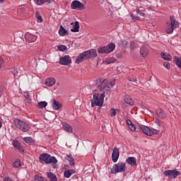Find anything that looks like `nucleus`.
<instances>
[{
  "instance_id": "f257e3e1",
  "label": "nucleus",
  "mask_w": 181,
  "mask_h": 181,
  "mask_svg": "<svg viewBox=\"0 0 181 181\" xmlns=\"http://www.w3.org/2000/svg\"><path fill=\"white\" fill-rule=\"evenodd\" d=\"M95 81V86L100 91L99 93H104V95H105L106 91H110V82L107 79L102 78L97 79Z\"/></svg>"
},
{
  "instance_id": "f03ea898",
  "label": "nucleus",
  "mask_w": 181,
  "mask_h": 181,
  "mask_svg": "<svg viewBox=\"0 0 181 181\" xmlns=\"http://www.w3.org/2000/svg\"><path fill=\"white\" fill-rule=\"evenodd\" d=\"M104 98H105V95L104 93L99 92L98 93L93 94V98L90 100L92 107H103L104 104Z\"/></svg>"
},
{
  "instance_id": "7ed1b4c3",
  "label": "nucleus",
  "mask_w": 181,
  "mask_h": 181,
  "mask_svg": "<svg viewBox=\"0 0 181 181\" xmlns=\"http://www.w3.org/2000/svg\"><path fill=\"white\" fill-rule=\"evenodd\" d=\"M39 159H40V162H45V163H47V164L53 163L52 168H54V169H56V166H57L56 165V163H57V159H56L54 156L51 157L50 154L49 153L40 154Z\"/></svg>"
},
{
  "instance_id": "20e7f679",
  "label": "nucleus",
  "mask_w": 181,
  "mask_h": 181,
  "mask_svg": "<svg viewBox=\"0 0 181 181\" xmlns=\"http://www.w3.org/2000/svg\"><path fill=\"white\" fill-rule=\"evenodd\" d=\"M13 124L16 128H18L22 132H28V131L30 129V124L26 122L21 120V119H14Z\"/></svg>"
},
{
  "instance_id": "39448f33",
  "label": "nucleus",
  "mask_w": 181,
  "mask_h": 181,
  "mask_svg": "<svg viewBox=\"0 0 181 181\" xmlns=\"http://www.w3.org/2000/svg\"><path fill=\"white\" fill-rule=\"evenodd\" d=\"M127 170V164L124 162H119L114 164L110 170L111 173H122Z\"/></svg>"
},
{
  "instance_id": "423d86ee",
  "label": "nucleus",
  "mask_w": 181,
  "mask_h": 181,
  "mask_svg": "<svg viewBox=\"0 0 181 181\" xmlns=\"http://www.w3.org/2000/svg\"><path fill=\"white\" fill-rule=\"evenodd\" d=\"M170 24L168 25L166 28V33L168 35H172L175 29H177L179 28V22L175 20V17L170 16Z\"/></svg>"
},
{
  "instance_id": "0eeeda50",
  "label": "nucleus",
  "mask_w": 181,
  "mask_h": 181,
  "mask_svg": "<svg viewBox=\"0 0 181 181\" xmlns=\"http://www.w3.org/2000/svg\"><path fill=\"white\" fill-rule=\"evenodd\" d=\"M139 129L142 131L145 135H148V136H152V135H156L158 134V131L153 128H149L143 124H138Z\"/></svg>"
},
{
  "instance_id": "6e6552de",
  "label": "nucleus",
  "mask_w": 181,
  "mask_h": 181,
  "mask_svg": "<svg viewBox=\"0 0 181 181\" xmlns=\"http://www.w3.org/2000/svg\"><path fill=\"white\" fill-rule=\"evenodd\" d=\"M115 49V44L111 42L108 44L106 46L100 47L98 49V53H111L112 52H114V49Z\"/></svg>"
},
{
  "instance_id": "1a4fd4ad",
  "label": "nucleus",
  "mask_w": 181,
  "mask_h": 181,
  "mask_svg": "<svg viewBox=\"0 0 181 181\" xmlns=\"http://www.w3.org/2000/svg\"><path fill=\"white\" fill-rule=\"evenodd\" d=\"M59 64L62 66H69L71 64V57L69 55H65L59 58Z\"/></svg>"
},
{
  "instance_id": "9d476101",
  "label": "nucleus",
  "mask_w": 181,
  "mask_h": 181,
  "mask_svg": "<svg viewBox=\"0 0 181 181\" xmlns=\"http://www.w3.org/2000/svg\"><path fill=\"white\" fill-rule=\"evenodd\" d=\"M71 9H76L77 11H81L84 9V5L80 1L74 0L71 4Z\"/></svg>"
},
{
  "instance_id": "9b49d317",
  "label": "nucleus",
  "mask_w": 181,
  "mask_h": 181,
  "mask_svg": "<svg viewBox=\"0 0 181 181\" xmlns=\"http://www.w3.org/2000/svg\"><path fill=\"white\" fill-rule=\"evenodd\" d=\"M165 176L168 177H174L176 178L177 176H180V173L177 170H168L164 173Z\"/></svg>"
},
{
  "instance_id": "f8f14e48",
  "label": "nucleus",
  "mask_w": 181,
  "mask_h": 181,
  "mask_svg": "<svg viewBox=\"0 0 181 181\" xmlns=\"http://www.w3.org/2000/svg\"><path fill=\"white\" fill-rule=\"evenodd\" d=\"M25 42H28V43H33L37 40V36L32 33H26L25 34Z\"/></svg>"
},
{
  "instance_id": "ddd939ff",
  "label": "nucleus",
  "mask_w": 181,
  "mask_h": 181,
  "mask_svg": "<svg viewBox=\"0 0 181 181\" xmlns=\"http://www.w3.org/2000/svg\"><path fill=\"white\" fill-rule=\"evenodd\" d=\"M145 16V13H144V11L137 9L136 11H134L132 13V18L133 19V21H139L141 19V17L139 16Z\"/></svg>"
},
{
  "instance_id": "4468645a",
  "label": "nucleus",
  "mask_w": 181,
  "mask_h": 181,
  "mask_svg": "<svg viewBox=\"0 0 181 181\" xmlns=\"http://www.w3.org/2000/svg\"><path fill=\"white\" fill-rule=\"evenodd\" d=\"M119 158V150L117 148H115L112 153V162H114V163H116V162L118 161Z\"/></svg>"
},
{
  "instance_id": "2eb2a0df",
  "label": "nucleus",
  "mask_w": 181,
  "mask_h": 181,
  "mask_svg": "<svg viewBox=\"0 0 181 181\" xmlns=\"http://www.w3.org/2000/svg\"><path fill=\"white\" fill-rule=\"evenodd\" d=\"M12 145L16 149H18L21 153H25V151L22 149V145L18 140L14 139L12 142Z\"/></svg>"
},
{
  "instance_id": "dca6fc26",
  "label": "nucleus",
  "mask_w": 181,
  "mask_h": 181,
  "mask_svg": "<svg viewBox=\"0 0 181 181\" xmlns=\"http://www.w3.org/2000/svg\"><path fill=\"white\" fill-rule=\"evenodd\" d=\"M87 58V55L86 54V52L81 53L76 58V63H77V64H80V63H81L82 62H84V60H86Z\"/></svg>"
},
{
  "instance_id": "f3484780",
  "label": "nucleus",
  "mask_w": 181,
  "mask_h": 181,
  "mask_svg": "<svg viewBox=\"0 0 181 181\" xmlns=\"http://www.w3.org/2000/svg\"><path fill=\"white\" fill-rule=\"evenodd\" d=\"M87 58V55L86 54V52L81 53L76 58V63H77V64H80V63H81L82 62H84V60H86Z\"/></svg>"
},
{
  "instance_id": "a211bd4d",
  "label": "nucleus",
  "mask_w": 181,
  "mask_h": 181,
  "mask_svg": "<svg viewBox=\"0 0 181 181\" xmlns=\"http://www.w3.org/2000/svg\"><path fill=\"white\" fill-rule=\"evenodd\" d=\"M85 54H86L87 59L97 57V51L95 49H90L88 51H86Z\"/></svg>"
},
{
  "instance_id": "6ab92c4d",
  "label": "nucleus",
  "mask_w": 181,
  "mask_h": 181,
  "mask_svg": "<svg viewBox=\"0 0 181 181\" xmlns=\"http://www.w3.org/2000/svg\"><path fill=\"white\" fill-rule=\"evenodd\" d=\"M140 54L141 56H142V57H146V56H148V54H149V50L148 49V47L143 45L141 48H140Z\"/></svg>"
},
{
  "instance_id": "aec40b11",
  "label": "nucleus",
  "mask_w": 181,
  "mask_h": 181,
  "mask_svg": "<svg viewBox=\"0 0 181 181\" xmlns=\"http://www.w3.org/2000/svg\"><path fill=\"white\" fill-rule=\"evenodd\" d=\"M45 84L48 87H52V86H54V84H56V78H54L53 77L47 78V80L45 81Z\"/></svg>"
},
{
  "instance_id": "412c9836",
  "label": "nucleus",
  "mask_w": 181,
  "mask_h": 181,
  "mask_svg": "<svg viewBox=\"0 0 181 181\" xmlns=\"http://www.w3.org/2000/svg\"><path fill=\"white\" fill-rule=\"evenodd\" d=\"M63 129L68 132V134H71L73 132V127L66 122L62 123Z\"/></svg>"
},
{
  "instance_id": "4be33fe9",
  "label": "nucleus",
  "mask_w": 181,
  "mask_h": 181,
  "mask_svg": "<svg viewBox=\"0 0 181 181\" xmlns=\"http://www.w3.org/2000/svg\"><path fill=\"white\" fill-rule=\"evenodd\" d=\"M71 25H73L72 28L71 29V32H78V30L80 29V24L78 23V21L71 23Z\"/></svg>"
},
{
  "instance_id": "5701e85b",
  "label": "nucleus",
  "mask_w": 181,
  "mask_h": 181,
  "mask_svg": "<svg viewBox=\"0 0 181 181\" xmlns=\"http://www.w3.org/2000/svg\"><path fill=\"white\" fill-rule=\"evenodd\" d=\"M156 114L158 118H160V119H165V118H166V113L162 109H158Z\"/></svg>"
},
{
  "instance_id": "b1692460",
  "label": "nucleus",
  "mask_w": 181,
  "mask_h": 181,
  "mask_svg": "<svg viewBox=\"0 0 181 181\" xmlns=\"http://www.w3.org/2000/svg\"><path fill=\"white\" fill-rule=\"evenodd\" d=\"M52 107H53L54 110L59 111V110H60V108H62V103H60L59 101H57L56 100H54L53 103H52Z\"/></svg>"
},
{
  "instance_id": "393cba45",
  "label": "nucleus",
  "mask_w": 181,
  "mask_h": 181,
  "mask_svg": "<svg viewBox=\"0 0 181 181\" xmlns=\"http://www.w3.org/2000/svg\"><path fill=\"white\" fill-rule=\"evenodd\" d=\"M127 162L131 166H135L136 165V159L134 157H129L127 159Z\"/></svg>"
},
{
  "instance_id": "a878e982",
  "label": "nucleus",
  "mask_w": 181,
  "mask_h": 181,
  "mask_svg": "<svg viewBox=\"0 0 181 181\" xmlns=\"http://www.w3.org/2000/svg\"><path fill=\"white\" fill-rule=\"evenodd\" d=\"M24 97L28 104H32V93H29V92H25Z\"/></svg>"
},
{
  "instance_id": "bb28decb",
  "label": "nucleus",
  "mask_w": 181,
  "mask_h": 181,
  "mask_svg": "<svg viewBox=\"0 0 181 181\" xmlns=\"http://www.w3.org/2000/svg\"><path fill=\"white\" fill-rule=\"evenodd\" d=\"M161 57L162 59H163L164 60H167L168 62L172 60V56L168 54V52H162Z\"/></svg>"
},
{
  "instance_id": "cd10ccee",
  "label": "nucleus",
  "mask_w": 181,
  "mask_h": 181,
  "mask_svg": "<svg viewBox=\"0 0 181 181\" xmlns=\"http://www.w3.org/2000/svg\"><path fill=\"white\" fill-rule=\"evenodd\" d=\"M74 173H75L74 170H66L64 173V177H66L67 179H69V177H70L71 175H74Z\"/></svg>"
},
{
  "instance_id": "c85d7f7f",
  "label": "nucleus",
  "mask_w": 181,
  "mask_h": 181,
  "mask_svg": "<svg viewBox=\"0 0 181 181\" xmlns=\"http://www.w3.org/2000/svg\"><path fill=\"white\" fill-rule=\"evenodd\" d=\"M174 63H175L176 66L181 69V57H173Z\"/></svg>"
},
{
  "instance_id": "c756f323",
  "label": "nucleus",
  "mask_w": 181,
  "mask_h": 181,
  "mask_svg": "<svg viewBox=\"0 0 181 181\" xmlns=\"http://www.w3.org/2000/svg\"><path fill=\"white\" fill-rule=\"evenodd\" d=\"M47 177L50 181H57V177L53 173H47Z\"/></svg>"
},
{
  "instance_id": "7c9ffc66",
  "label": "nucleus",
  "mask_w": 181,
  "mask_h": 181,
  "mask_svg": "<svg viewBox=\"0 0 181 181\" xmlns=\"http://www.w3.org/2000/svg\"><path fill=\"white\" fill-rule=\"evenodd\" d=\"M66 158L68 160V162L69 163V165H71V166H74V165H75L74 158H73V156L68 155V156H66Z\"/></svg>"
},
{
  "instance_id": "2f4dec72",
  "label": "nucleus",
  "mask_w": 181,
  "mask_h": 181,
  "mask_svg": "<svg viewBox=\"0 0 181 181\" xmlns=\"http://www.w3.org/2000/svg\"><path fill=\"white\" fill-rule=\"evenodd\" d=\"M59 34L60 36H66L67 35V30L64 29L63 25H61L59 30Z\"/></svg>"
},
{
  "instance_id": "473e14b6",
  "label": "nucleus",
  "mask_w": 181,
  "mask_h": 181,
  "mask_svg": "<svg viewBox=\"0 0 181 181\" xmlns=\"http://www.w3.org/2000/svg\"><path fill=\"white\" fill-rule=\"evenodd\" d=\"M124 103H126V104H129V105H134V104L135 103L134 102V100H132V98H131L129 97H125L124 98Z\"/></svg>"
},
{
  "instance_id": "72a5a7b5",
  "label": "nucleus",
  "mask_w": 181,
  "mask_h": 181,
  "mask_svg": "<svg viewBox=\"0 0 181 181\" xmlns=\"http://www.w3.org/2000/svg\"><path fill=\"white\" fill-rule=\"evenodd\" d=\"M23 141L25 142V144H29V145H30V144H34L35 142V140H33V139L30 136L23 137Z\"/></svg>"
},
{
  "instance_id": "f704fd0d",
  "label": "nucleus",
  "mask_w": 181,
  "mask_h": 181,
  "mask_svg": "<svg viewBox=\"0 0 181 181\" xmlns=\"http://www.w3.org/2000/svg\"><path fill=\"white\" fill-rule=\"evenodd\" d=\"M39 108H45V107H47V102L42 101L37 103Z\"/></svg>"
},
{
  "instance_id": "c9c22d12",
  "label": "nucleus",
  "mask_w": 181,
  "mask_h": 181,
  "mask_svg": "<svg viewBox=\"0 0 181 181\" xmlns=\"http://www.w3.org/2000/svg\"><path fill=\"white\" fill-rule=\"evenodd\" d=\"M34 181H46V180L43 177L36 175L34 177Z\"/></svg>"
},
{
  "instance_id": "e433bc0d",
  "label": "nucleus",
  "mask_w": 181,
  "mask_h": 181,
  "mask_svg": "<svg viewBox=\"0 0 181 181\" xmlns=\"http://www.w3.org/2000/svg\"><path fill=\"white\" fill-rule=\"evenodd\" d=\"M34 2L39 5L40 6L43 5L44 4H46V0H34Z\"/></svg>"
},
{
  "instance_id": "4c0bfd02",
  "label": "nucleus",
  "mask_w": 181,
  "mask_h": 181,
  "mask_svg": "<svg viewBox=\"0 0 181 181\" xmlns=\"http://www.w3.org/2000/svg\"><path fill=\"white\" fill-rule=\"evenodd\" d=\"M110 117H115L117 115V110L112 108L110 110Z\"/></svg>"
},
{
  "instance_id": "58836bf2",
  "label": "nucleus",
  "mask_w": 181,
  "mask_h": 181,
  "mask_svg": "<svg viewBox=\"0 0 181 181\" xmlns=\"http://www.w3.org/2000/svg\"><path fill=\"white\" fill-rule=\"evenodd\" d=\"M106 62L110 64L111 63H115V62H117V59L115 58L110 57L107 59Z\"/></svg>"
},
{
  "instance_id": "ea45409f",
  "label": "nucleus",
  "mask_w": 181,
  "mask_h": 181,
  "mask_svg": "<svg viewBox=\"0 0 181 181\" xmlns=\"http://www.w3.org/2000/svg\"><path fill=\"white\" fill-rule=\"evenodd\" d=\"M21 161L19 160H16L13 163V168H19V166H21Z\"/></svg>"
},
{
  "instance_id": "a19ab883",
  "label": "nucleus",
  "mask_w": 181,
  "mask_h": 181,
  "mask_svg": "<svg viewBox=\"0 0 181 181\" xmlns=\"http://www.w3.org/2000/svg\"><path fill=\"white\" fill-rule=\"evenodd\" d=\"M67 49L66 45H59L58 46V50L60 52H65V50Z\"/></svg>"
},
{
  "instance_id": "79ce46f5",
  "label": "nucleus",
  "mask_w": 181,
  "mask_h": 181,
  "mask_svg": "<svg viewBox=\"0 0 181 181\" xmlns=\"http://www.w3.org/2000/svg\"><path fill=\"white\" fill-rule=\"evenodd\" d=\"M129 81L133 83L134 86H136L138 82H136V78H128Z\"/></svg>"
},
{
  "instance_id": "37998d69",
  "label": "nucleus",
  "mask_w": 181,
  "mask_h": 181,
  "mask_svg": "<svg viewBox=\"0 0 181 181\" xmlns=\"http://www.w3.org/2000/svg\"><path fill=\"white\" fill-rule=\"evenodd\" d=\"M163 66L165 67V69H168V70L170 69V64H169L168 62H164Z\"/></svg>"
},
{
  "instance_id": "c03bdc74",
  "label": "nucleus",
  "mask_w": 181,
  "mask_h": 181,
  "mask_svg": "<svg viewBox=\"0 0 181 181\" xmlns=\"http://www.w3.org/2000/svg\"><path fill=\"white\" fill-rule=\"evenodd\" d=\"M36 17L38 22H42L43 20L42 19V16L39 15L37 12L36 13Z\"/></svg>"
},
{
  "instance_id": "a18cd8bd",
  "label": "nucleus",
  "mask_w": 181,
  "mask_h": 181,
  "mask_svg": "<svg viewBox=\"0 0 181 181\" xmlns=\"http://www.w3.org/2000/svg\"><path fill=\"white\" fill-rule=\"evenodd\" d=\"M129 129H131L133 132L136 130V127L134 124H132L130 126H129Z\"/></svg>"
},
{
  "instance_id": "49530a36",
  "label": "nucleus",
  "mask_w": 181,
  "mask_h": 181,
  "mask_svg": "<svg viewBox=\"0 0 181 181\" xmlns=\"http://www.w3.org/2000/svg\"><path fill=\"white\" fill-rule=\"evenodd\" d=\"M4 58L0 57V69H2V64H4Z\"/></svg>"
},
{
  "instance_id": "de8ad7c7",
  "label": "nucleus",
  "mask_w": 181,
  "mask_h": 181,
  "mask_svg": "<svg viewBox=\"0 0 181 181\" xmlns=\"http://www.w3.org/2000/svg\"><path fill=\"white\" fill-rule=\"evenodd\" d=\"M154 122L155 124H156V125H158V127H160V122L159 121L158 119H156Z\"/></svg>"
},
{
  "instance_id": "09e8293b",
  "label": "nucleus",
  "mask_w": 181,
  "mask_h": 181,
  "mask_svg": "<svg viewBox=\"0 0 181 181\" xmlns=\"http://www.w3.org/2000/svg\"><path fill=\"white\" fill-rule=\"evenodd\" d=\"M126 124L128 125V127H129L130 125H132V122L130 119H127L126 121Z\"/></svg>"
},
{
  "instance_id": "8fccbe9b",
  "label": "nucleus",
  "mask_w": 181,
  "mask_h": 181,
  "mask_svg": "<svg viewBox=\"0 0 181 181\" xmlns=\"http://www.w3.org/2000/svg\"><path fill=\"white\" fill-rule=\"evenodd\" d=\"M111 86H115V81H112L110 82V88H111Z\"/></svg>"
},
{
  "instance_id": "3c124183",
  "label": "nucleus",
  "mask_w": 181,
  "mask_h": 181,
  "mask_svg": "<svg viewBox=\"0 0 181 181\" xmlns=\"http://www.w3.org/2000/svg\"><path fill=\"white\" fill-rule=\"evenodd\" d=\"M12 74H13V76H18V71L14 69L13 71H12Z\"/></svg>"
},
{
  "instance_id": "603ef678",
  "label": "nucleus",
  "mask_w": 181,
  "mask_h": 181,
  "mask_svg": "<svg viewBox=\"0 0 181 181\" xmlns=\"http://www.w3.org/2000/svg\"><path fill=\"white\" fill-rule=\"evenodd\" d=\"M45 2H47V4H53V2H54V0H45Z\"/></svg>"
},
{
  "instance_id": "864d4df0",
  "label": "nucleus",
  "mask_w": 181,
  "mask_h": 181,
  "mask_svg": "<svg viewBox=\"0 0 181 181\" xmlns=\"http://www.w3.org/2000/svg\"><path fill=\"white\" fill-rule=\"evenodd\" d=\"M2 94H4V89L0 88V97H2Z\"/></svg>"
},
{
  "instance_id": "5fc2aeb1",
  "label": "nucleus",
  "mask_w": 181,
  "mask_h": 181,
  "mask_svg": "<svg viewBox=\"0 0 181 181\" xmlns=\"http://www.w3.org/2000/svg\"><path fill=\"white\" fill-rule=\"evenodd\" d=\"M2 128V122L0 121V129Z\"/></svg>"
},
{
  "instance_id": "6e6d98bb",
  "label": "nucleus",
  "mask_w": 181,
  "mask_h": 181,
  "mask_svg": "<svg viewBox=\"0 0 181 181\" xmlns=\"http://www.w3.org/2000/svg\"><path fill=\"white\" fill-rule=\"evenodd\" d=\"M5 0H0V4H2Z\"/></svg>"
},
{
  "instance_id": "4d7b16f0",
  "label": "nucleus",
  "mask_w": 181,
  "mask_h": 181,
  "mask_svg": "<svg viewBox=\"0 0 181 181\" xmlns=\"http://www.w3.org/2000/svg\"><path fill=\"white\" fill-rule=\"evenodd\" d=\"M124 43H125L126 45H127V44H128V42L124 41Z\"/></svg>"
},
{
  "instance_id": "13d9d810",
  "label": "nucleus",
  "mask_w": 181,
  "mask_h": 181,
  "mask_svg": "<svg viewBox=\"0 0 181 181\" xmlns=\"http://www.w3.org/2000/svg\"><path fill=\"white\" fill-rule=\"evenodd\" d=\"M163 1H170V0H163Z\"/></svg>"
}]
</instances>
